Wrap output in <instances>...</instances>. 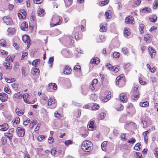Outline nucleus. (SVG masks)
<instances>
[{"mask_svg": "<svg viewBox=\"0 0 158 158\" xmlns=\"http://www.w3.org/2000/svg\"><path fill=\"white\" fill-rule=\"evenodd\" d=\"M4 65L6 69L10 70L12 68L11 62H6L3 64Z\"/></svg>", "mask_w": 158, "mask_h": 158, "instance_id": "cd10ccee", "label": "nucleus"}, {"mask_svg": "<svg viewBox=\"0 0 158 158\" xmlns=\"http://www.w3.org/2000/svg\"><path fill=\"white\" fill-rule=\"evenodd\" d=\"M81 148L84 151L89 152L93 149V144L89 140H85L82 142Z\"/></svg>", "mask_w": 158, "mask_h": 158, "instance_id": "f257e3e1", "label": "nucleus"}, {"mask_svg": "<svg viewBox=\"0 0 158 158\" xmlns=\"http://www.w3.org/2000/svg\"><path fill=\"white\" fill-rule=\"evenodd\" d=\"M40 61V60L39 59H37L34 60L32 63V65L35 67H36L38 64V63Z\"/></svg>", "mask_w": 158, "mask_h": 158, "instance_id": "49530a36", "label": "nucleus"}, {"mask_svg": "<svg viewBox=\"0 0 158 158\" xmlns=\"http://www.w3.org/2000/svg\"><path fill=\"white\" fill-rule=\"evenodd\" d=\"M5 60L6 62H13V59L11 56L10 55H9L5 59Z\"/></svg>", "mask_w": 158, "mask_h": 158, "instance_id": "09e8293b", "label": "nucleus"}, {"mask_svg": "<svg viewBox=\"0 0 158 158\" xmlns=\"http://www.w3.org/2000/svg\"><path fill=\"white\" fill-rule=\"evenodd\" d=\"M89 133L88 131L85 129H83L81 133L82 137L85 138L88 136Z\"/></svg>", "mask_w": 158, "mask_h": 158, "instance_id": "2f4dec72", "label": "nucleus"}, {"mask_svg": "<svg viewBox=\"0 0 158 158\" xmlns=\"http://www.w3.org/2000/svg\"><path fill=\"white\" fill-rule=\"evenodd\" d=\"M47 104L48 106H51V108L54 109L57 106V102L55 99L50 98L48 100Z\"/></svg>", "mask_w": 158, "mask_h": 158, "instance_id": "423d86ee", "label": "nucleus"}, {"mask_svg": "<svg viewBox=\"0 0 158 158\" xmlns=\"http://www.w3.org/2000/svg\"><path fill=\"white\" fill-rule=\"evenodd\" d=\"M19 18L20 19H26L27 16L26 11L24 9L19 10L18 13Z\"/></svg>", "mask_w": 158, "mask_h": 158, "instance_id": "6e6552de", "label": "nucleus"}, {"mask_svg": "<svg viewBox=\"0 0 158 158\" xmlns=\"http://www.w3.org/2000/svg\"><path fill=\"white\" fill-rule=\"evenodd\" d=\"M90 63L92 64H98L100 63L99 59L97 57H94L91 59Z\"/></svg>", "mask_w": 158, "mask_h": 158, "instance_id": "a211bd4d", "label": "nucleus"}, {"mask_svg": "<svg viewBox=\"0 0 158 158\" xmlns=\"http://www.w3.org/2000/svg\"><path fill=\"white\" fill-rule=\"evenodd\" d=\"M20 122V118L18 117H16L12 121V123L14 127H15Z\"/></svg>", "mask_w": 158, "mask_h": 158, "instance_id": "aec40b11", "label": "nucleus"}, {"mask_svg": "<svg viewBox=\"0 0 158 158\" xmlns=\"http://www.w3.org/2000/svg\"><path fill=\"white\" fill-rule=\"evenodd\" d=\"M138 86H135L132 89L131 93L132 94L131 98L133 100H137L139 97L140 93L138 90Z\"/></svg>", "mask_w": 158, "mask_h": 158, "instance_id": "7ed1b4c3", "label": "nucleus"}, {"mask_svg": "<svg viewBox=\"0 0 158 158\" xmlns=\"http://www.w3.org/2000/svg\"><path fill=\"white\" fill-rule=\"evenodd\" d=\"M16 131L19 137H23L24 136L25 129L22 127L19 126L18 127L16 128Z\"/></svg>", "mask_w": 158, "mask_h": 158, "instance_id": "39448f33", "label": "nucleus"}, {"mask_svg": "<svg viewBox=\"0 0 158 158\" xmlns=\"http://www.w3.org/2000/svg\"><path fill=\"white\" fill-rule=\"evenodd\" d=\"M62 18L58 16H55L53 17L52 19V23L50 24L51 27H55L56 25H60L62 22Z\"/></svg>", "mask_w": 158, "mask_h": 158, "instance_id": "f03ea898", "label": "nucleus"}, {"mask_svg": "<svg viewBox=\"0 0 158 158\" xmlns=\"http://www.w3.org/2000/svg\"><path fill=\"white\" fill-rule=\"evenodd\" d=\"M109 0H105L104 1H102L100 2L99 4L101 6H103L108 4V3L109 2Z\"/></svg>", "mask_w": 158, "mask_h": 158, "instance_id": "58836bf2", "label": "nucleus"}, {"mask_svg": "<svg viewBox=\"0 0 158 158\" xmlns=\"http://www.w3.org/2000/svg\"><path fill=\"white\" fill-rule=\"evenodd\" d=\"M0 52L2 55L5 56H7L8 54V53L7 51L3 50H0Z\"/></svg>", "mask_w": 158, "mask_h": 158, "instance_id": "052dcab7", "label": "nucleus"}, {"mask_svg": "<svg viewBox=\"0 0 158 158\" xmlns=\"http://www.w3.org/2000/svg\"><path fill=\"white\" fill-rule=\"evenodd\" d=\"M150 10V9L148 7H145L142 9L141 10V12L143 13H145L146 12H149Z\"/></svg>", "mask_w": 158, "mask_h": 158, "instance_id": "8fccbe9b", "label": "nucleus"}, {"mask_svg": "<svg viewBox=\"0 0 158 158\" xmlns=\"http://www.w3.org/2000/svg\"><path fill=\"white\" fill-rule=\"evenodd\" d=\"M37 14L40 17L44 16L45 14L44 10L41 8H39L37 10Z\"/></svg>", "mask_w": 158, "mask_h": 158, "instance_id": "5701e85b", "label": "nucleus"}, {"mask_svg": "<svg viewBox=\"0 0 158 158\" xmlns=\"http://www.w3.org/2000/svg\"><path fill=\"white\" fill-rule=\"evenodd\" d=\"M111 94L110 92H108V94L106 95L102 96L101 97V100L104 102H107L111 98Z\"/></svg>", "mask_w": 158, "mask_h": 158, "instance_id": "f8f14e48", "label": "nucleus"}, {"mask_svg": "<svg viewBox=\"0 0 158 158\" xmlns=\"http://www.w3.org/2000/svg\"><path fill=\"white\" fill-rule=\"evenodd\" d=\"M158 6V1L155 0L154 1V3L153 5V9H156L157 8Z\"/></svg>", "mask_w": 158, "mask_h": 158, "instance_id": "6e6d98bb", "label": "nucleus"}, {"mask_svg": "<svg viewBox=\"0 0 158 158\" xmlns=\"http://www.w3.org/2000/svg\"><path fill=\"white\" fill-rule=\"evenodd\" d=\"M148 51L152 58L154 57L156 54L155 50L151 47L148 48Z\"/></svg>", "mask_w": 158, "mask_h": 158, "instance_id": "a878e982", "label": "nucleus"}, {"mask_svg": "<svg viewBox=\"0 0 158 158\" xmlns=\"http://www.w3.org/2000/svg\"><path fill=\"white\" fill-rule=\"evenodd\" d=\"M106 66L107 69L110 70H112L114 69V66L109 63H107L106 65Z\"/></svg>", "mask_w": 158, "mask_h": 158, "instance_id": "c03bdc74", "label": "nucleus"}, {"mask_svg": "<svg viewBox=\"0 0 158 158\" xmlns=\"http://www.w3.org/2000/svg\"><path fill=\"white\" fill-rule=\"evenodd\" d=\"M2 19L3 22L7 25H11L13 23L12 19L9 16H4Z\"/></svg>", "mask_w": 158, "mask_h": 158, "instance_id": "9b49d317", "label": "nucleus"}, {"mask_svg": "<svg viewBox=\"0 0 158 158\" xmlns=\"http://www.w3.org/2000/svg\"><path fill=\"white\" fill-rule=\"evenodd\" d=\"M113 56L114 58H118L120 56V53L118 52H114L113 53Z\"/></svg>", "mask_w": 158, "mask_h": 158, "instance_id": "a18cd8bd", "label": "nucleus"}, {"mask_svg": "<svg viewBox=\"0 0 158 158\" xmlns=\"http://www.w3.org/2000/svg\"><path fill=\"white\" fill-rule=\"evenodd\" d=\"M48 88L49 89H52L54 90L57 89V85L54 83H51L48 85Z\"/></svg>", "mask_w": 158, "mask_h": 158, "instance_id": "b1692460", "label": "nucleus"}, {"mask_svg": "<svg viewBox=\"0 0 158 158\" xmlns=\"http://www.w3.org/2000/svg\"><path fill=\"white\" fill-rule=\"evenodd\" d=\"M119 98L123 102H127L128 100L127 95L124 93H122L120 94Z\"/></svg>", "mask_w": 158, "mask_h": 158, "instance_id": "4468645a", "label": "nucleus"}, {"mask_svg": "<svg viewBox=\"0 0 158 158\" xmlns=\"http://www.w3.org/2000/svg\"><path fill=\"white\" fill-rule=\"evenodd\" d=\"M135 23L133 16L131 15L129 16V24H134Z\"/></svg>", "mask_w": 158, "mask_h": 158, "instance_id": "ea45409f", "label": "nucleus"}, {"mask_svg": "<svg viewBox=\"0 0 158 158\" xmlns=\"http://www.w3.org/2000/svg\"><path fill=\"white\" fill-rule=\"evenodd\" d=\"M15 111L17 115L19 116L22 115L24 113V109H20L17 107L15 108Z\"/></svg>", "mask_w": 158, "mask_h": 158, "instance_id": "4be33fe9", "label": "nucleus"}, {"mask_svg": "<svg viewBox=\"0 0 158 158\" xmlns=\"http://www.w3.org/2000/svg\"><path fill=\"white\" fill-rule=\"evenodd\" d=\"M37 123V121L35 119H34L29 124V126L31 129H32L34 127L35 125Z\"/></svg>", "mask_w": 158, "mask_h": 158, "instance_id": "c85d7f7f", "label": "nucleus"}, {"mask_svg": "<svg viewBox=\"0 0 158 158\" xmlns=\"http://www.w3.org/2000/svg\"><path fill=\"white\" fill-rule=\"evenodd\" d=\"M81 23L83 24H81V30L83 31H84L86 30L85 27H84V26H86V21L85 20H83L81 21Z\"/></svg>", "mask_w": 158, "mask_h": 158, "instance_id": "473e14b6", "label": "nucleus"}, {"mask_svg": "<svg viewBox=\"0 0 158 158\" xmlns=\"http://www.w3.org/2000/svg\"><path fill=\"white\" fill-rule=\"evenodd\" d=\"M145 26L143 24H140L139 25V29L141 34L143 33L144 30Z\"/></svg>", "mask_w": 158, "mask_h": 158, "instance_id": "e433bc0d", "label": "nucleus"}, {"mask_svg": "<svg viewBox=\"0 0 158 158\" xmlns=\"http://www.w3.org/2000/svg\"><path fill=\"white\" fill-rule=\"evenodd\" d=\"M96 128L95 121L94 120H90L88 123L87 128L90 131H93L96 129Z\"/></svg>", "mask_w": 158, "mask_h": 158, "instance_id": "0eeeda50", "label": "nucleus"}, {"mask_svg": "<svg viewBox=\"0 0 158 158\" xmlns=\"http://www.w3.org/2000/svg\"><path fill=\"white\" fill-rule=\"evenodd\" d=\"M64 143L66 146H68L69 145L72 144L73 143V142L70 140H67L64 141Z\"/></svg>", "mask_w": 158, "mask_h": 158, "instance_id": "3c124183", "label": "nucleus"}, {"mask_svg": "<svg viewBox=\"0 0 158 158\" xmlns=\"http://www.w3.org/2000/svg\"><path fill=\"white\" fill-rule=\"evenodd\" d=\"M8 95L5 93H0V100L2 102H6L8 99Z\"/></svg>", "mask_w": 158, "mask_h": 158, "instance_id": "ddd939ff", "label": "nucleus"}, {"mask_svg": "<svg viewBox=\"0 0 158 158\" xmlns=\"http://www.w3.org/2000/svg\"><path fill=\"white\" fill-rule=\"evenodd\" d=\"M21 29L23 31H27L28 29V25L27 22L24 21L21 25Z\"/></svg>", "mask_w": 158, "mask_h": 158, "instance_id": "2eb2a0df", "label": "nucleus"}, {"mask_svg": "<svg viewBox=\"0 0 158 158\" xmlns=\"http://www.w3.org/2000/svg\"><path fill=\"white\" fill-rule=\"evenodd\" d=\"M74 69L77 71H80L81 70V67L79 65H76L74 68Z\"/></svg>", "mask_w": 158, "mask_h": 158, "instance_id": "603ef678", "label": "nucleus"}, {"mask_svg": "<svg viewBox=\"0 0 158 158\" xmlns=\"http://www.w3.org/2000/svg\"><path fill=\"white\" fill-rule=\"evenodd\" d=\"M14 129L13 128H11L9 129L7 132L4 133L5 137H7L10 140L12 139L13 133L14 132Z\"/></svg>", "mask_w": 158, "mask_h": 158, "instance_id": "9d476101", "label": "nucleus"}, {"mask_svg": "<svg viewBox=\"0 0 158 158\" xmlns=\"http://www.w3.org/2000/svg\"><path fill=\"white\" fill-rule=\"evenodd\" d=\"M95 85L91 83L89 87V89L91 91L93 92L95 89Z\"/></svg>", "mask_w": 158, "mask_h": 158, "instance_id": "5fc2aeb1", "label": "nucleus"}, {"mask_svg": "<svg viewBox=\"0 0 158 158\" xmlns=\"http://www.w3.org/2000/svg\"><path fill=\"white\" fill-rule=\"evenodd\" d=\"M30 120L29 118H27V119L23 121V124L24 126L27 125L29 123H30Z\"/></svg>", "mask_w": 158, "mask_h": 158, "instance_id": "864d4df0", "label": "nucleus"}, {"mask_svg": "<svg viewBox=\"0 0 158 158\" xmlns=\"http://www.w3.org/2000/svg\"><path fill=\"white\" fill-rule=\"evenodd\" d=\"M116 85L119 87L123 86L125 84V77L123 74H121L116 79Z\"/></svg>", "mask_w": 158, "mask_h": 158, "instance_id": "20e7f679", "label": "nucleus"}, {"mask_svg": "<svg viewBox=\"0 0 158 158\" xmlns=\"http://www.w3.org/2000/svg\"><path fill=\"white\" fill-rule=\"evenodd\" d=\"M22 97L21 94L20 92H18L15 94L13 96V98L15 99H21Z\"/></svg>", "mask_w": 158, "mask_h": 158, "instance_id": "72a5a7b5", "label": "nucleus"}, {"mask_svg": "<svg viewBox=\"0 0 158 158\" xmlns=\"http://www.w3.org/2000/svg\"><path fill=\"white\" fill-rule=\"evenodd\" d=\"M0 46L5 47L6 46V42L5 40L1 39L0 40Z\"/></svg>", "mask_w": 158, "mask_h": 158, "instance_id": "37998d69", "label": "nucleus"}, {"mask_svg": "<svg viewBox=\"0 0 158 158\" xmlns=\"http://www.w3.org/2000/svg\"><path fill=\"white\" fill-rule=\"evenodd\" d=\"M140 144L138 143L136 144L134 147L135 149L137 151L139 150L140 149Z\"/></svg>", "mask_w": 158, "mask_h": 158, "instance_id": "bf43d9fd", "label": "nucleus"}, {"mask_svg": "<svg viewBox=\"0 0 158 158\" xmlns=\"http://www.w3.org/2000/svg\"><path fill=\"white\" fill-rule=\"evenodd\" d=\"M134 2L135 4L138 6L140 4L141 0H134Z\"/></svg>", "mask_w": 158, "mask_h": 158, "instance_id": "774afa93", "label": "nucleus"}, {"mask_svg": "<svg viewBox=\"0 0 158 158\" xmlns=\"http://www.w3.org/2000/svg\"><path fill=\"white\" fill-rule=\"evenodd\" d=\"M11 86L13 89L16 90L18 88V84L17 83H15L11 84Z\"/></svg>", "mask_w": 158, "mask_h": 158, "instance_id": "4d7b16f0", "label": "nucleus"}, {"mask_svg": "<svg viewBox=\"0 0 158 158\" xmlns=\"http://www.w3.org/2000/svg\"><path fill=\"white\" fill-rule=\"evenodd\" d=\"M1 142L3 145H6L7 143V139L6 137H2L1 138Z\"/></svg>", "mask_w": 158, "mask_h": 158, "instance_id": "79ce46f5", "label": "nucleus"}, {"mask_svg": "<svg viewBox=\"0 0 158 158\" xmlns=\"http://www.w3.org/2000/svg\"><path fill=\"white\" fill-rule=\"evenodd\" d=\"M28 52H23L21 57V60H23L25 57L27 56L28 55Z\"/></svg>", "mask_w": 158, "mask_h": 158, "instance_id": "69168bd1", "label": "nucleus"}, {"mask_svg": "<svg viewBox=\"0 0 158 158\" xmlns=\"http://www.w3.org/2000/svg\"><path fill=\"white\" fill-rule=\"evenodd\" d=\"M115 108L118 111L121 110L123 108V106L119 103H116L115 105Z\"/></svg>", "mask_w": 158, "mask_h": 158, "instance_id": "bb28decb", "label": "nucleus"}, {"mask_svg": "<svg viewBox=\"0 0 158 158\" xmlns=\"http://www.w3.org/2000/svg\"><path fill=\"white\" fill-rule=\"evenodd\" d=\"M54 139L52 137L49 138L48 142L49 144H52L54 142Z\"/></svg>", "mask_w": 158, "mask_h": 158, "instance_id": "e2e57ef3", "label": "nucleus"}, {"mask_svg": "<svg viewBox=\"0 0 158 158\" xmlns=\"http://www.w3.org/2000/svg\"><path fill=\"white\" fill-rule=\"evenodd\" d=\"M107 24L106 23H102L100 25V31L101 32H106L107 30L106 27Z\"/></svg>", "mask_w": 158, "mask_h": 158, "instance_id": "f3484780", "label": "nucleus"}, {"mask_svg": "<svg viewBox=\"0 0 158 158\" xmlns=\"http://www.w3.org/2000/svg\"><path fill=\"white\" fill-rule=\"evenodd\" d=\"M4 91L6 93L8 94H10L11 93V90L9 88L8 85H6L5 86L4 88Z\"/></svg>", "mask_w": 158, "mask_h": 158, "instance_id": "c9c22d12", "label": "nucleus"}, {"mask_svg": "<svg viewBox=\"0 0 158 158\" xmlns=\"http://www.w3.org/2000/svg\"><path fill=\"white\" fill-rule=\"evenodd\" d=\"M22 40L24 43L27 44V48H28L31 44L30 38L27 35H25L22 37Z\"/></svg>", "mask_w": 158, "mask_h": 158, "instance_id": "1a4fd4ad", "label": "nucleus"}, {"mask_svg": "<svg viewBox=\"0 0 158 158\" xmlns=\"http://www.w3.org/2000/svg\"><path fill=\"white\" fill-rule=\"evenodd\" d=\"M154 154L156 158H158V148H156L154 151Z\"/></svg>", "mask_w": 158, "mask_h": 158, "instance_id": "680f3d73", "label": "nucleus"}, {"mask_svg": "<svg viewBox=\"0 0 158 158\" xmlns=\"http://www.w3.org/2000/svg\"><path fill=\"white\" fill-rule=\"evenodd\" d=\"M45 137L44 135H39L37 137V140L39 142H42L43 140H44L45 139Z\"/></svg>", "mask_w": 158, "mask_h": 158, "instance_id": "a19ab883", "label": "nucleus"}, {"mask_svg": "<svg viewBox=\"0 0 158 158\" xmlns=\"http://www.w3.org/2000/svg\"><path fill=\"white\" fill-rule=\"evenodd\" d=\"M71 71V69L69 66L65 65L63 73L68 75L70 73Z\"/></svg>", "mask_w": 158, "mask_h": 158, "instance_id": "dca6fc26", "label": "nucleus"}, {"mask_svg": "<svg viewBox=\"0 0 158 158\" xmlns=\"http://www.w3.org/2000/svg\"><path fill=\"white\" fill-rule=\"evenodd\" d=\"M9 128L8 124L7 123H4L1 125H0V130L2 131H6Z\"/></svg>", "mask_w": 158, "mask_h": 158, "instance_id": "6ab92c4d", "label": "nucleus"}, {"mask_svg": "<svg viewBox=\"0 0 158 158\" xmlns=\"http://www.w3.org/2000/svg\"><path fill=\"white\" fill-rule=\"evenodd\" d=\"M7 31L9 35H12L15 33L16 30L14 28L10 27L7 29Z\"/></svg>", "mask_w": 158, "mask_h": 158, "instance_id": "393cba45", "label": "nucleus"}, {"mask_svg": "<svg viewBox=\"0 0 158 158\" xmlns=\"http://www.w3.org/2000/svg\"><path fill=\"white\" fill-rule=\"evenodd\" d=\"M149 105L148 102L146 101L144 102H141L139 103V105L142 107H146Z\"/></svg>", "mask_w": 158, "mask_h": 158, "instance_id": "de8ad7c7", "label": "nucleus"}, {"mask_svg": "<svg viewBox=\"0 0 158 158\" xmlns=\"http://www.w3.org/2000/svg\"><path fill=\"white\" fill-rule=\"evenodd\" d=\"M100 106L97 103H94L93 105L92 106V110H97L99 109Z\"/></svg>", "mask_w": 158, "mask_h": 158, "instance_id": "f704fd0d", "label": "nucleus"}, {"mask_svg": "<svg viewBox=\"0 0 158 158\" xmlns=\"http://www.w3.org/2000/svg\"><path fill=\"white\" fill-rule=\"evenodd\" d=\"M43 1V0H33L34 3L37 4H40Z\"/></svg>", "mask_w": 158, "mask_h": 158, "instance_id": "0e129e2a", "label": "nucleus"}, {"mask_svg": "<svg viewBox=\"0 0 158 158\" xmlns=\"http://www.w3.org/2000/svg\"><path fill=\"white\" fill-rule=\"evenodd\" d=\"M54 115L55 117L58 118H59L61 117L60 114L57 111L55 112Z\"/></svg>", "mask_w": 158, "mask_h": 158, "instance_id": "338daca9", "label": "nucleus"}, {"mask_svg": "<svg viewBox=\"0 0 158 158\" xmlns=\"http://www.w3.org/2000/svg\"><path fill=\"white\" fill-rule=\"evenodd\" d=\"M106 114L104 112L101 113L99 114V116L98 117V118L99 120H102L103 119L106 117Z\"/></svg>", "mask_w": 158, "mask_h": 158, "instance_id": "4c0bfd02", "label": "nucleus"}, {"mask_svg": "<svg viewBox=\"0 0 158 158\" xmlns=\"http://www.w3.org/2000/svg\"><path fill=\"white\" fill-rule=\"evenodd\" d=\"M22 97L25 103L28 104L30 103V102L28 100L29 95L27 93L24 94Z\"/></svg>", "mask_w": 158, "mask_h": 158, "instance_id": "412c9836", "label": "nucleus"}, {"mask_svg": "<svg viewBox=\"0 0 158 158\" xmlns=\"http://www.w3.org/2000/svg\"><path fill=\"white\" fill-rule=\"evenodd\" d=\"M40 72L39 69L38 68H33L31 71L32 74L34 75L38 74Z\"/></svg>", "mask_w": 158, "mask_h": 158, "instance_id": "7c9ffc66", "label": "nucleus"}, {"mask_svg": "<svg viewBox=\"0 0 158 158\" xmlns=\"http://www.w3.org/2000/svg\"><path fill=\"white\" fill-rule=\"evenodd\" d=\"M124 35L125 37H127L128 35V31L127 28H125L124 30Z\"/></svg>", "mask_w": 158, "mask_h": 158, "instance_id": "13d9d810", "label": "nucleus"}, {"mask_svg": "<svg viewBox=\"0 0 158 158\" xmlns=\"http://www.w3.org/2000/svg\"><path fill=\"white\" fill-rule=\"evenodd\" d=\"M108 142L107 141H104L101 144V148L102 150L105 152H106L107 150V145Z\"/></svg>", "mask_w": 158, "mask_h": 158, "instance_id": "c756f323", "label": "nucleus"}]
</instances>
